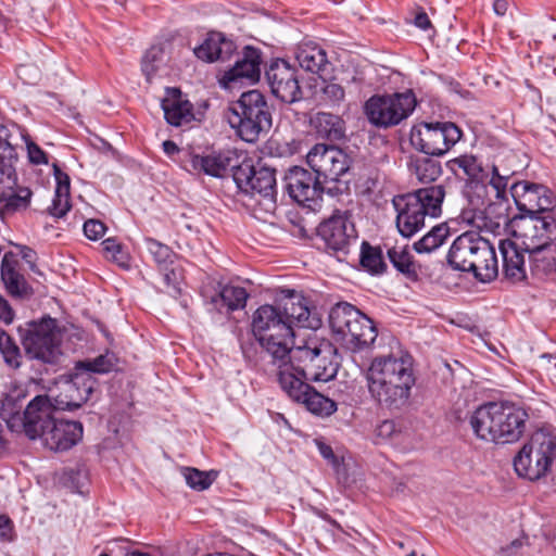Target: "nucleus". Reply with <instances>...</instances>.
<instances>
[{
	"mask_svg": "<svg viewBox=\"0 0 556 556\" xmlns=\"http://www.w3.org/2000/svg\"><path fill=\"white\" fill-rule=\"evenodd\" d=\"M529 415L509 402H490L479 406L470 416L475 435L496 444L517 442L525 433Z\"/></svg>",
	"mask_w": 556,
	"mask_h": 556,
	"instance_id": "f03ea898",
	"label": "nucleus"
},
{
	"mask_svg": "<svg viewBox=\"0 0 556 556\" xmlns=\"http://www.w3.org/2000/svg\"><path fill=\"white\" fill-rule=\"evenodd\" d=\"M306 161L323 184L338 181L350 168V159L341 149L323 143L309 150Z\"/></svg>",
	"mask_w": 556,
	"mask_h": 556,
	"instance_id": "aec40b11",
	"label": "nucleus"
},
{
	"mask_svg": "<svg viewBox=\"0 0 556 556\" xmlns=\"http://www.w3.org/2000/svg\"><path fill=\"white\" fill-rule=\"evenodd\" d=\"M115 358L113 355H100L92 361L80 362L76 365L79 371L92 374H105L114 369Z\"/></svg>",
	"mask_w": 556,
	"mask_h": 556,
	"instance_id": "a18cd8bd",
	"label": "nucleus"
},
{
	"mask_svg": "<svg viewBox=\"0 0 556 556\" xmlns=\"http://www.w3.org/2000/svg\"><path fill=\"white\" fill-rule=\"evenodd\" d=\"M27 152H28L29 161L33 164L40 165V164L48 163L46 153L36 143L28 142L27 143Z\"/></svg>",
	"mask_w": 556,
	"mask_h": 556,
	"instance_id": "6e6d98bb",
	"label": "nucleus"
},
{
	"mask_svg": "<svg viewBox=\"0 0 556 556\" xmlns=\"http://www.w3.org/2000/svg\"><path fill=\"white\" fill-rule=\"evenodd\" d=\"M14 319V313L5 299L0 296V320L11 324Z\"/></svg>",
	"mask_w": 556,
	"mask_h": 556,
	"instance_id": "bf43d9fd",
	"label": "nucleus"
},
{
	"mask_svg": "<svg viewBox=\"0 0 556 556\" xmlns=\"http://www.w3.org/2000/svg\"><path fill=\"white\" fill-rule=\"evenodd\" d=\"M144 243L147 250L152 255L160 269L167 271L168 267L174 263V258L176 257V254L173 252V250L168 245L153 238H146ZM164 278L167 283H170L172 280L176 279L175 271L172 269L169 273H165Z\"/></svg>",
	"mask_w": 556,
	"mask_h": 556,
	"instance_id": "c9c22d12",
	"label": "nucleus"
},
{
	"mask_svg": "<svg viewBox=\"0 0 556 556\" xmlns=\"http://www.w3.org/2000/svg\"><path fill=\"white\" fill-rule=\"evenodd\" d=\"M518 210L528 216L551 213L554 204L553 193L543 185L530 181H518L510 187Z\"/></svg>",
	"mask_w": 556,
	"mask_h": 556,
	"instance_id": "4be33fe9",
	"label": "nucleus"
},
{
	"mask_svg": "<svg viewBox=\"0 0 556 556\" xmlns=\"http://www.w3.org/2000/svg\"><path fill=\"white\" fill-rule=\"evenodd\" d=\"M493 8L497 15H504L507 11L508 3L506 0H495Z\"/></svg>",
	"mask_w": 556,
	"mask_h": 556,
	"instance_id": "0e129e2a",
	"label": "nucleus"
},
{
	"mask_svg": "<svg viewBox=\"0 0 556 556\" xmlns=\"http://www.w3.org/2000/svg\"><path fill=\"white\" fill-rule=\"evenodd\" d=\"M235 50L236 46L232 40L226 38L222 33L212 31L203 43L194 49V54L206 62L226 61Z\"/></svg>",
	"mask_w": 556,
	"mask_h": 556,
	"instance_id": "2f4dec72",
	"label": "nucleus"
},
{
	"mask_svg": "<svg viewBox=\"0 0 556 556\" xmlns=\"http://www.w3.org/2000/svg\"><path fill=\"white\" fill-rule=\"evenodd\" d=\"M248 298L249 293L243 287L226 285L212 298V303L222 302L229 311H236L245 306Z\"/></svg>",
	"mask_w": 556,
	"mask_h": 556,
	"instance_id": "e433bc0d",
	"label": "nucleus"
},
{
	"mask_svg": "<svg viewBox=\"0 0 556 556\" xmlns=\"http://www.w3.org/2000/svg\"><path fill=\"white\" fill-rule=\"evenodd\" d=\"M400 428L396 422L391 419L381 421L375 429V434L382 441L392 440L400 433Z\"/></svg>",
	"mask_w": 556,
	"mask_h": 556,
	"instance_id": "3c124183",
	"label": "nucleus"
},
{
	"mask_svg": "<svg viewBox=\"0 0 556 556\" xmlns=\"http://www.w3.org/2000/svg\"><path fill=\"white\" fill-rule=\"evenodd\" d=\"M316 445H317V448H318L320 455L325 459H327L333 466H339V459L334 455L333 450L330 445H328L327 443H325L320 440H316Z\"/></svg>",
	"mask_w": 556,
	"mask_h": 556,
	"instance_id": "13d9d810",
	"label": "nucleus"
},
{
	"mask_svg": "<svg viewBox=\"0 0 556 556\" xmlns=\"http://www.w3.org/2000/svg\"><path fill=\"white\" fill-rule=\"evenodd\" d=\"M276 305L292 330L294 325L314 328V324L309 320L311 312L304 299L293 290H281L280 296L276 300Z\"/></svg>",
	"mask_w": 556,
	"mask_h": 556,
	"instance_id": "bb28decb",
	"label": "nucleus"
},
{
	"mask_svg": "<svg viewBox=\"0 0 556 556\" xmlns=\"http://www.w3.org/2000/svg\"><path fill=\"white\" fill-rule=\"evenodd\" d=\"M237 187L247 194H260L275 201L277 193L275 169L262 163L244 159L232 173Z\"/></svg>",
	"mask_w": 556,
	"mask_h": 556,
	"instance_id": "a211bd4d",
	"label": "nucleus"
},
{
	"mask_svg": "<svg viewBox=\"0 0 556 556\" xmlns=\"http://www.w3.org/2000/svg\"><path fill=\"white\" fill-rule=\"evenodd\" d=\"M13 539L14 526L12 520L5 515H0V541L11 542Z\"/></svg>",
	"mask_w": 556,
	"mask_h": 556,
	"instance_id": "5fc2aeb1",
	"label": "nucleus"
},
{
	"mask_svg": "<svg viewBox=\"0 0 556 556\" xmlns=\"http://www.w3.org/2000/svg\"><path fill=\"white\" fill-rule=\"evenodd\" d=\"M227 121L242 140L257 141L271 127V113L264 94L258 90L243 92L229 108Z\"/></svg>",
	"mask_w": 556,
	"mask_h": 556,
	"instance_id": "6e6552de",
	"label": "nucleus"
},
{
	"mask_svg": "<svg viewBox=\"0 0 556 556\" xmlns=\"http://www.w3.org/2000/svg\"><path fill=\"white\" fill-rule=\"evenodd\" d=\"M288 368L277 371L278 383L281 390L292 401L303 404L305 408L317 416H330L337 410V404L331 399L317 392L298 375L287 371Z\"/></svg>",
	"mask_w": 556,
	"mask_h": 556,
	"instance_id": "dca6fc26",
	"label": "nucleus"
},
{
	"mask_svg": "<svg viewBox=\"0 0 556 556\" xmlns=\"http://www.w3.org/2000/svg\"><path fill=\"white\" fill-rule=\"evenodd\" d=\"M22 390L8 393L0 401V417L7 422L9 429L14 432H24L27 437L37 433L35 421L37 418L47 416L50 401L48 396L37 395L24 408Z\"/></svg>",
	"mask_w": 556,
	"mask_h": 556,
	"instance_id": "9b49d317",
	"label": "nucleus"
},
{
	"mask_svg": "<svg viewBox=\"0 0 556 556\" xmlns=\"http://www.w3.org/2000/svg\"><path fill=\"white\" fill-rule=\"evenodd\" d=\"M252 332L270 357L277 371L283 369L289 349L294 343V331L281 316L277 305L265 304L252 315Z\"/></svg>",
	"mask_w": 556,
	"mask_h": 556,
	"instance_id": "0eeeda50",
	"label": "nucleus"
},
{
	"mask_svg": "<svg viewBox=\"0 0 556 556\" xmlns=\"http://www.w3.org/2000/svg\"><path fill=\"white\" fill-rule=\"evenodd\" d=\"M388 257L392 265L410 280H417V265L413 261V255L406 248L394 247L389 249Z\"/></svg>",
	"mask_w": 556,
	"mask_h": 556,
	"instance_id": "4c0bfd02",
	"label": "nucleus"
},
{
	"mask_svg": "<svg viewBox=\"0 0 556 556\" xmlns=\"http://www.w3.org/2000/svg\"><path fill=\"white\" fill-rule=\"evenodd\" d=\"M129 556H151V555H149L148 553H142V552L135 551V552H131L129 554Z\"/></svg>",
	"mask_w": 556,
	"mask_h": 556,
	"instance_id": "774afa93",
	"label": "nucleus"
},
{
	"mask_svg": "<svg viewBox=\"0 0 556 556\" xmlns=\"http://www.w3.org/2000/svg\"><path fill=\"white\" fill-rule=\"evenodd\" d=\"M163 151L167 155H174L175 153H177L179 151V148L177 147V144L174 141L165 140L163 142Z\"/></svg>",
	"mask_w": 556,
	"mask_h": 556,
	"instance_id": "e2e57ef3",
	"label": "nucleus"
},
{
	"mask_svg": "<svg viewBox=\"0 0 556 556\" xmlns=\"http://www.w3.org/2000/svg\"><path fill=\"white\" fill-rule=\"evenodd\" d=\"M462 138V130L451 122L420 123L409 135L410 144L427 155H443Z\"/></svg>",
	"mask_w": 556,
	"mask_h": 556,
	"instance_id": "4468645a",
	"label": "nucleus"
},
{
	"mask_svg": "<svg viewBox=\"0 0 556 556\" xmlns=\"http://www.w3.org/2000/svg\"><path fill=\"white\" fill-rule=\"evenodd\" d=\"M53 172L56 180L55 191L70 193L71 181L68 175L62 172L56 164L53 165Z\"/></svg>",
	"mask_w": 556,
	"mask_h": 556,
	"instance_id": "4d7b16f0",
	"label": "nucleus"
},
{
	"mask_svg": "<svg viewBox=\"0 0 556 556\" xmlns=\"http://www.w3.org/2000/svg\"><path fill=\"white\" fill-rule=\"evenodd\" d=\"M94 387V378L88 371H79V367H75V372L70 378L59 382L58 392L52 391L47 395L50 409L74 410L81 407L89 400Z\"/></svg>",
	"mask_w": 556,
	"mask_h": 556,
	"instance_id": "f3484780",
	"label": "nucleus"
},
{
	"mask_svg": "<svg viewBox=\"0 0 556 556\" xmlns=\"http://www.w3.org/2000/svg\"><path fill=\"white\" fill-rule=\"evenodd\" d=\"M261 75V52L260 50L247 47L243 55L235 65L225 72L223 81L225 84L243 81H257Z\"/></svg>",
	"mask_w": 556,
	"mask_h": 556,
	"instance_id": "cd10ccee",
	"label": "nucleus"
},
{
	"mask_svg": "<svg viewBox=\"0 0 556 556\" xmlns=\"http://www.w3.org/2000/svg\"><path fill=\"white\" fill-rule=\"evenodd\" d=\"M410 172L424 184L434 181L442 173L439 162L429 157H419L410 163Z\"/></svg>",
	"mask_w": 556,
	"mask_h": 556,
	"instance_id": "a19ab883",
	"label": "nucleus"
},
{
	"mask_svg": "<svg viewBox=\"0 0 556 556\" xmlns=\"http://www.w3.org/2000/svg\"><path fill=\"white\" fill-rule=\"evenodd\" d=\"M0 276L5 289L12 296L23 298L30 293V287L21 271L20 260L13 252L3 255Z\"/></svg>",
	"mask_w": 556,
	"mask_h": 556,
	"instance_id": "7c9ffc66",
	"label": "nucleus"
},
{
	"mask_svg": "<svg viewBox=\"0 0 556 556\" xmlns=\"http://www.w3.org/2000/svg\"><path fill=\"white\" fill-rule=\"evenodd\" d=\"M516 169L503 163L501 160L498 163L492 165V176L489 185L495 191L496 200H508L507 199V185L508 180L514 176Z\"/></svg>",
	"mask_w": 556,
	"mask_h": 556,
	"instance_id": "58836bf2",
	"label": "nucleus"
},
{
	"mask_svg": "<svg viewBox=\"0 0 556 556\" xmlns=\"http://www.w3.org/2000/svg\"><path fill=\"white\" fill-rule=\"evenodd\" d=\"M22 257L26 261V263L29 265V268L31 270H35L36 268V252L31 250L30 248L24 247L21 251Z\"/></svg>",
	"mask_w": 556,
	"mask_h": 556,
	"instance_id": "052dcab7",
	"label": "nucleus"
},
{
	"mask_svg": "<svg viewBox=\"0 0 556 556\" xmlns=\"http://www.w3.org/2000/svg\"><path fill=\"white\" fill-rule=\"evenodd\" d=\"M414 24L422 30H427L431 27V22L425 12H420L415 16Z\"/></svg>",
	"mask_w": 556,
	"mask_h": 556,
	"instance_id": "680f3d73",
	"label": "nucleus"
},
{
	"mask_svg": "<svg viewBox=\"0 0 556 556\" xmlns=\"http://www.w3.org/2000/svg\"><path fill=\"white\" fill-rule=\"evenodd\" d=\"M345 91L343 87L337 83H326L321 88V100L331 106L339 105L344 100Z\"/></svg>",
	"mask_w": 556,
	"mask_h": 556,
	"instance_id": "09e8293b",
	"label": "nucleus"
},
{
	"mask_svg": "<svg viewBox=\"0 0 556 556\" xmlns=\"http://www.w3.org/2000/svg\"><path fill=\"white\" fill-rule=\"evenodd\" d=\"M12 338L0 328V351L11 341Z\"/></svg>",
	"mask_w": 556,
	"mask_h": 556,
	"instance_id": "69168bd1",
	"label": "nucleus"
},
{
	"mask_svg": "<svg viewBox=\"0 0 556 556\" xmlns=\"http://www.w3.org/2000/svg\"><path fill=\"white\" fill-rule=\"evenodd\" d=\"M450 235L448 227L439 225L433 227L420 240L414 243V249L418 253H430L440 248Z\"/></svg>",
	"mask_w": 556,
	"mask_h": 556,
	"instance_id": "ea45409f",
	"label": "nucleus"
},
{
	"mask_svg": "<svg viewBox=\"0 0 556 556\" xmlns=\"http://www.w3.org/2000/svg\"><path fill=\"white\" fill-rule=\"evenodd\" d=\"M508 210V200L491 202L478 217L477 227L494 237L504 235L510 222Z\"/></svg>",
	"mask_w": 556,
	"mask_h": 556,
	"instance_id": "c756f323",
	"label": "nucleus"
},
{
	"mask_svg": "<svg viewBox=\"0 0 556 556\" xmlns=\"http://www.w3.org/2000/svg\"><path fill=\"white\" fill-rule=\"evenodd\" d=\"M446 260L454 270L472 273L481 282H491L498 276V262L493 244L475 231L459 235L453 241Z\"/></svg>",
	"mask_w": 556,
	"mask_h": 556,
	"instance_id": "20e7f679",
	"label": "nucleus"
},
{
	"mask_svg": "<svg viewBox=\"0 0 556 556\" xmlns=\"http://www.w3.org/2000/svg\"><path fill=\"white\" fill-rule=\"evenodd\" d=\"M286 187L290 197L302 205L312 207L323 193V181L299 166L289 169L286 177Z\"/></svg>",
	"mask_w": 556,
	"mask_h": 556,
	"instance_id": "b1692460",
	"label": "nucleus"
},
{
	"mask_svg": "<svg viewBox=\"0 0 556 556\" xmlns=\"http://www.w3.org/2000/svg\"><path fill=\"white\" fill-rule=\"evenodd\" d=\"M329 325L336 340L353 352L370 346L377 338L372 320L346 302L331 308Z\"/></svg>",
	"mask_w": 556,
	"mask_h": 556,
	"instance_id": "1a4fd4ad",
	"label": "nucleus"
},
{
	"mask_svg": "<svg viewBox=\"0 0 556 556\" xmlns=\"http://www.w3.org/2000/svg\"><path fill=\"white\" fill-rule=\"evenodd\" d=\"M106 230L105 225L98 219H89L84 224V232L90 240L100 239Z\"/></svg>",
	"mask_w": 556,
	"mask_h": 556,
	"instance_id": "864d4df0",
	"label": "nucleus"
},
{
	"mask_svg": "<svg viewBox=\"0 0 556 556\" xmlns=\"http://www.w3.org/2000/svg\"><path fill=\"white\" fill-rule=\"evenodd\" d=\"M184 476L190 488L200 491L207 489L213 482L207 472L200 471L195 468H185Z\"/></svg>",
	"mask_w": 556,
	"mask_h": 556,
	"instance_id": "de8ad7c7",
	"label": "nucleus"
},
{
	"mask_svg": "<svg viewBox=\"0 0 556 556\" xmlns=\"http://www.w3.org/2000/svg\"><path fill=\"white\" fill-rule=\"evenodd\" d=\"M453 168L462 169L465 177L471 181L482 180L484 177L481 164L472 155H462L452 161Z\"/></svg>",
	"mask_w": 556,
	"mask_h": 556,
	"instance_id": "37998d69",
	"label": "nucleus"
},
{
	"mask_svg": "<svg viewBox=\"0 0 556 556\" xmlns=\"http://www.w3.org/2000/svg\"><path fill=\"white\" fill-rule=\"evenodd\" d=\"M416 97L412 90L391 94H375L365 102L368 121L379 128L399 125L415 110Z\"/></svg>",
	"mask_w": 556,
	"mask_h": 556,
	"instance_id": "f8f14e48",
	"label": "nucleus"
},
{
	"mask_svg": "<svg viewBox=\"0 0 556 556\" xmlns=\"http://www.w3.org/2000/svg\"><path fill=\"white\" fill-rule=\"evenodd\" d=\"M366 379L369 394L380 407L400 410L408 404L416 383L413 357L404 352L377 356Z\"/></svg>",
	"mask_w": 556,
	"mask_h": 556,
	"instance_id": "f257e3e1",
	"label": "nucleus"
},
{
	"mask_svg": "<svg viewBox=\"0 0 556 556\" xmlns=\"http://www.w3.org/2000/svg\"><path fill=\"white\" fill-rule=\"evenodd\" d=\"M37 433L28 437L30 440L40 438L46 447L54 452H63L72 448L83 438V425L79 421L55 419L52 417V409L49 408L47 416L37 418L35 421Z\"/></svg>",
	"mask_w": 556,
	"mask_h": 556,
	"instance_id": "2eb2a0df",
	"label": "nucleus"
},
{
	"mask_svg": "<svg viewBox=\"0 0 556 556\" xmlns=\"http://www.w3.org/2000/svg\"><path fill=\"white\" fill-rule=\"evenodd\" d=\"M498 249L502 255V269L505 279L513 283L523 281L527 278V251L521 248V243L509 239H501Z\"/></svg>",
	"mask_w": 556,
	"mask_h": 556,
	"instance_id": "393cba45",
	"label": "nucleus"
},
{
	"mask_svg": "<svg viewBox=\"0 0 556 556\" xmlns=\"http://www.w3.org/2000/svg\"><path fill=\"white\" fill-rule=\"evenodd\" d=\"M71 208L70 193L55 191L51 206H49V214L53 217L61 218L66 215Z\"/></svg>",
	"mask_w": 556,
	"mask_h": 556,
	"instance_id": "8fccbe9b",
	"label": "nucleus"
},
{
	"mask_svg": "<svg viewBox=\"0 0 556 556\" xmlns=\"http://www.w3.org/2000/svg\"><path fill=\"white\" fill-rule=\"evenodd\" d=\"M161 105L165 119L172 126H188L195 119L192 103L182 97L178 88H166V96Z\"/></svg>",
	"mask_w": 556,
	"mask_h": 556,
	"instance_id": "a878e982",
	"label": "nucleus"
},
{
	"mask_svg": "<svg viewBox=\"0 0 556 556\" xmlns=\"http://www.w3.org/2000/svg\"><path fill=\"white\" fill-rule=\"evenodd\" d=\"M271 93L286 103H293L302 98L296 70L285 60L273 61L265 72Z\"/></svg>",
	"mask_w": 556,
	"mask_h": 556,
	"instance_id": "5701e85b",
	"label": "nucleus"
},
{
	"mask_svg": "<svg viewBox=\"0 0 556 556\" xmlns=\"http://www.w3.org/2000/svg\"><path fill=\"white\" fill-rule=\"evenodd\" d=\"M236 154L232 152H213L206 155L190 154L189 165L191 170L198 174H205L212 177H223L228 168L237 165L232 164Z\"/></svg>",
	"mask_w": 556,
	"mask_h": 556,
	"instance_id": "c85d7f7f",
	"label": "nucleus"
},
{
	"mask_svg": "<svg viewBox=\"0 0 556 556\" xmlns=\"http://www.w3.org/2000/svg\"><path fill=\"white\" fill-rule=\"evenodd\" d=\"M102 251L108 260L117 263L121 266H126L127 254L123 250L122 243L115 238H108L101 242Z\"/></svg>",
	"mask_w": 556,
	"mask_h": 556,
	"instance_id": "49530a36",
	"label": "nucleus"
},
{
	"mask_svg": "<svg viewBox=\"0 0 556 556\" xmlns=\"http://www.w3.org/2000/svg\"><path fill=\"white\" fill-rule=\"evenodd\" d=\"M22 344L28 357L54 364L61 356L60 339L53 318L30 321L18 329Z\"/></svg>",
	"mask_w": 556,
	"mask_h": 556,
	"instance_id": "ddd939ff",
	"label": "nucleus"
},
{
	"mask_svg": "<svg viewBox=\"0 0 556 556\" xmlns=\"http://www.w3.org/2000/svg\"><path fill=\"white\" fill-rule=\"evenodd\" d=\"M7 365L12 368H18L21 365V351L16 343L9 341V343L0 351Z\"/></svg>",
	"mask_w": 556,
	"mask_h": 556,
	"instance_id": "603ef678",
	"label": "nucleus"
},
{
	"mask_svg": "<svg viewBox=\"0 0 556 556\" xmlns=\"http://www.w3.org/2000/svg\"><path fill=\"white\" fill-rule=\"evenodd\" d=\"M24 140L16 125H0V218L27 210L30 204L31 191L18 187L15 164L17 148Z\"/></svg>",
	"mask_w": 556,
	"mask_h": 556,
	"instance_id": "7ed1b4c3",
	"label": "nucleus"
},
{
	"mask_svg": "<svg viewBox=\"0 0 556 556\" xmlns=\"http://www.w3.org/2000/svg\"><path fill=\"white\" fill-rule=\"evenodd\" d=\"M165 64V51L161 46H152L144 53L141 62V68L150 81L152 76Z\"/></svg>",
	"mask_w": 556,
	"mask_h": 556,
	"instance_id": "79ce46f5",
	"label": "nucleus"
},
{
	"mask_svg": "<svg viewBox=\"0 0 556 556\" xmlns=\"http://www.w3.org/2000/svg\"><path fill=\"white\" fill-rule=\"evenodd\" d=\"M287 371L298 375L302 380L328 382L338 372L337 350L327 341L317 338L302 345H292L283 359Z\"/></svg>",
	"mask_w": 556,
	"mask_h": 556,
	"instance_id": "39448f33",
	"label": "nucleus"
},
{
	"mask_svg": "<svg viewBox=\"0 0 556 556\" xmlns=\"http://www.w3.org/2000/svg\"><path fill=\"white\" fill-rule=\"evenodd\" d=\"M556 458V437L540 430L532 434L514 458L519 477L536 481L546 476Z\"/></svg>",
	"mask_w": 556,
	"mask_h": 556,
	"instance_id": "9d476101",
	"label": "nucleus"
},
{
	"mask_svg": "<svg viewBox=\"0 0 556 556\" xmlns=\"http://www.w3.org/2000/svg\"><path fill=\"white\" fill-rule=\"evenodd\" d=\"M299 65L306 72L319 74L328 65L326 51L313 41L301 42L295 52Z\"/></svg>",
	"mask_w": 556,
	"mask_h": 556,
	"instance_id": "473e14b6",
	"label": "nucleus"
},
{
	"mask_svg": "<svg viewBox=\"0 0 556 556\" xmlns=\"http://www.w3.org/2000/svg\"><path fill=\"white\" fill-rule=\"evenodd\" d=\"M445 189L434 185L393 198L399 232L409 238L421 230L427 217H438L442 211Z\"/></svg>",
	"mask_w": 556,
	"mask_h": 556,
	"instance_id": "423d86ee",
	"label": "nucleus"
},
{
	"mask_svg": "<svg viewBox=\"0 0 556 556\" xmlns=\"http://www.w3.org/2000/svg\"><path fill=\"white\" fill-rule=\"evenodd\" d=\"M514 235L527 252L556 243V218L552 213L523 216Z\"/></svg>",
	"mask_w": 556,
	"mask_h": 556,
	"instance_id": "6ab92c4d",
	"label": "nucleus"
},
{
	"mask_svg": "<svg viewBox=\"0 0 556 556\" xmlns=\"http://www.w3.org/2000/svg\"><path fill=\"white\" fill-rule=\"evenodd\" d=\"M519 546H521V542L519 540H514L511 542V544L509 546L503 548V551L506 552L507 554H509L513 548H517Z\"/></svg>",
	"mask_w": 556,
	"mask_h": 556,
	"instance_id": "338daca9",
	"label": "nucleus"
},
{
	"mask_svg": "<svg viewBox=\"0 0 556 556\" xmlns=\"http://www.w3.org/2000/svg\"><path fill=\"white\" fill-rule=\"evenodd\" d=\"M532 276L542 279L556 274V243L527 252Z\"/></svg>",
	"mask_w": 556,
	"mask_h": 556,
	"instance_id": "72a5a7b5",
	"label": "nucleus"
},
{
	"mask_svg": "<svg viewBox=\"0 0 556 556\" xmlns=\"http://www.w3.org/2000/svg\"><path fill=\"white\" fill-rule=\"evenodd\" d=\"M361 264L372 274H380L384 269V263L380 250L371 248L364 242L361 253Z\"/></svg>",
	"mask_w": 556,
	"mask_h": 556,
	"instance_id": "c03bdc74",
	"label": "nucleus"
},
{
	"mask_svg": "<svg viewBox=\"0 0 556 556\" xmlns=\"http://www.w3.org/2000/svg\"><path fill=\"white\" fill-rule=\"evenodd\" d=\"M318 233L339 260L348 255L350 248L356 244L357 233L348 212L334 213L320 224Z\"/></svg>",
	"mask_w": 556,
	"mask_h": 556,
	"instance_id": "412c9836",
	"label": "nucleus"
},
{
	"mask_svg": "<svg viewBox=\"0 0 556 556\" xmlns=\"http://www.w3.org/2000/svg\"><path fill=\"white\" fill-rule=\"evenodd\" d=\"M309 124L318 137L331 141L341 140L345 134L343 119L331 113L318 112L311 117Z\"/></svg>",
	"mask_w": 556,
	"mask_h": 556,
	"instance_id": "f704fd0d",
	"label": "nucleus"
}]
</instances>
